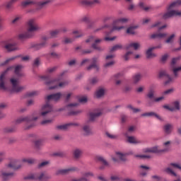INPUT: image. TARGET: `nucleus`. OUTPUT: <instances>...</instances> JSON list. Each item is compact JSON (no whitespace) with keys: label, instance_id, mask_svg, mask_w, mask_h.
<instances>
[{"label":"nucleus","instance_id":"nucleus-1","mask_svg":"<svg viewBox=\"0 0 181 181\" xmlns=\"http://www.w3.org/2000/svg\"><path fill=\"white\" fill-rule=\"evenodd\" d=\"M7 69L5 71L1 74L0 75V88L4 90V91H8V93H22L26 90V86L19 85V78L16 76H13L10 78V83L12 86V88L8 87L6 84V73H8Z\"/></svg>","mask_w":181,"mask_h":181},{"label":"nucleus","instance_id":"nucleus-2","mask_svg":"<svg viewBox=\"0 0 181 181\" xmlns=\"http://www.w3.org/2000/svg\"><path fill=\"white\" fill-rule=\"evenodd\" d=\"M53 112V106L48 102L42 105L40 112H34L32 117L24 116L21 117L16 121V124L21 122H29L30 121H37L40 117H46L48 114Z\"/></svg>","mask_w":181,"mask_h":181},{"label":"nucleus","instance_id":"nucleus-3","mask_svg":"<svg viewBox=\"0 0 181 181\" xmlns=\"http://www.w3.org/2000/svg\"><path fill=\"white\" fill-rule=\"evenodd\" d=\"M19 161L16 159L11 160L5 167L0 171V179L2 181H9L11 177H13V171L16 169H21L22 165H18Z\"/></svg>","mask_w":181,"mask_h":181},{"label":"nucleus","instance_id":"nucleus-4","mask_svg":"<svg viewBox=\"0 0 181 181\" xmlns=\"http://www.w3.org/2000/svg\"><path fill=\"white\" fill-rule=\"evenodd\" d=\"M28 30L25 33H20L18 35V39L20 40H25V39H28V37H30L32 35V32H36V30H39L40 29V27L36 25V20L31 18L30 19L28 23Z\"/></svg>","mask_w":181,"mask_h":181},{"label":"nucleus","instance_id":"nucleus-5","mask_svg":"<svg viewBox=\"0 0 181 181\" xmlns=\"http://www.w3.org/2000/svg\"><path fill=\"white\" fill-rule=\"evenodd\" d=\"M181 0H177L172 3L168 8V12L163 14V19H169L173 16H181V11L175 10L177 6H180Z\"/></svg>","mask_w":181,"mask_h":181},{"label":"nucleus","instance_id":"nucleus-6","mask_svg":"<svg viewBox=\"0 0 181 181\" xmlns=\"http://www.w3.org/2000/svg\"><path fill=\"white\" fill-rule=\"evenodd\" d=\"M129 19L127 18H120L115 20L112 23V30H117L119 32V30H122V29H125V26L121 25L124 23H127Z\"/></svg>","mask_w":181,"mask_h":181},{"label":"nucleus","instance_id":"nucleus-7","mask_svg":"<svg viewBox=\"0 0 181 181\" xmlns=\"http://www.w3.org/2000/svg\"><path fill=\"white\" fill-rule=\"evenodd\" d=\"M47 86H51L49 87V90H54V88H64L66 86H69V81H64L60 82L59 83H57V79L51 80L48 82H46Z\"/></svg>","mask_w":181,"mask_h":181},{"label":"nucleus","instance_id":"nucleus-8","mask_svg":"<svg viewBox=\"0 0 181 181\" xmlns=\"http://www.w3.org/2000/svg\"><path fill=\"white\" fill-rule=\"evenodd\" d=\"M50 4V0H44L42 1L36 2L35 0H27L21 3L22 6H28V5H37L40 8H45Z\"/></svg>","mask_w":181,"mask_h":181},{"label":"nucleus","instance_id":"nucleus-9","mask_svg":"<svg viewBox=\"0 0 181 181\" xmlns=\"http://www.w3.org/2000/svg\"><path fill=\"white\" fill-rule=\"evenodd\" d=\"M181 55L174 57L172 59L170 64V70L173 71L175 77H177V74L181 71V66H175V65L177 64V62L180 61Z\"/></svg>","mask_w":181,"mask_h":181},{"label":"nucleus","instance_id":"nucleus-10","mask_svg":"<svg viewBox=\"0 0 181 181\" xmlns=\"http://www.w3.org/2000/svg\"><path fill=\"white\" fill-rule=\"evenodd\" d=\"M127 156L128 154L127 153L115 151V156H112V160H113V162H118V160H120V162H127V160H128V158H127Z\"/></svg>","mask_w":181,"mask_h":181},{"label":"nucleus","instance_id":"nucleus-11","mask_svg":"<svg viewBox=\"0 0 181 181\" xmlns=\"http://www.w3.org/2000/svg\"><path fill=\"white\" fill-rule=\"evenodd\" d=\"M4 49L9 52H18V50H21V48L18 45V42L15 41L7 42L4 45Z\"/></svg>","mask_w":181,"mask_h":181},{"label":"nucleus","instance_id":"nucleus-12","mask_svg":"<svg viewBox=\"0 0 181 181\" xmlns=\"http://www.w3.org/2000/svg\"><path fill=\"white\" fill-rule=\"evenodd\" d=\"M91 64L89 65L87 67V70L88 71H90V70H95V71H100V64L98 63H100V59H98V57H93L91 59Z\"/></svg>","mask_w":181,"mask_h":181},{"label":"nucleus","instance_id":"nucleus-13","mask_svg":"<svg viewBox=\"0 0 181 181\" xmlns=\"http://www.w3.org/2000/svg\"><path fill=\"white\" fill-rule=\"evenodd\" d=\"M124 136H126V141L128 144H132V145H141L142 144V140L135 136H129L128 133H124Z\"/></svg>","mask_w":181,"mask_h":181},{"label":"nucleus","instance_id":"nucleus-14","mask_svg":"<svg viewBox=\"0 0 181 181\" xmlns=\"http://www.w3.org/2000/svg\"><path fill=\"white\" fill-rule=\"evenodd\" d=\"M80 124L77 122H69L65 124H60L56 126L55 129L57 131H66V129H69L70 128H73V127H79Z\"/></svg>","mask_w":181,"mask_h":181},{"label":"nucleus","instance_id":"nucleus-15","mask_svg":"<svg viewBox=\"0 0 181 181\" xmlns=\"http://www.w3.org/2000/svg\"><path fill=\"white\" fill-rule=\"evenodd\" d=\"M63 97V94L62 93H53L51 95H47L45 98L46 101H60V99Z\"/></svg>","mask_w":181,"mask_h":181},{"label":"nucleus","instance_id":"nucleus-16","mask_svg":"<svg viewBox=\"0 0 181 181\" xmlns=\"http://www.w3.org/2000/svg\"><path fill=\"white\" fill-rule=\"evenodd\" d=\"M103 115V109H96L89 113V120L95 121L97 118Z\"/></svg>","mask_w":181,"mask_h":181},{"label":"nucleus","instance_id":"nucleus-17","mask_svg":"<svg viewBox=\"0 0 181 181\" xmlns=\"http://www.w3.org/2000/svg\"><path fill=\"white\" fill-rule=\"evenodd\" d=\"M115 57V55L114 54H109L105 57V63L104 64V67L108 68V67H112L114 64H115V61H114V59Z\"/></svg>","mask_w":181,"mask_h":181},{"label":"nucleus","instance_id":"nucleus-18","mask_svg":"<svg viewBox=\"0 0 181 181\" xmlns=\"http://www.w3.org/2000/svg\"><path fill=\"white\" fill-rule=\"evenodd\" d=\"M96 160L98 162H100V163H102L103 165L99 167L100 170H104V169H105L106 168H110V163H108V161H107V160L101 156H96Z\"/></svg>","mask_w":181,"mask_h":181},{"label":"nucleus","instance_id":"nucleus-19","mask_svg":"<svg viewBox=\"0 0 181 181\" xmlns=\"http://www.w3.org/2000/svg\"><path fill=\"white\" fill-rule=\"evenodd\" d=\"M166 149H160L159 146H155L151 148H146L144 152H149L151 153H162V152H166Z\"/></svg>","mask_w":181,"mask_h":181},{"label":"nucleus","instance_id":"nucleus-20","mask_svg":"<svg viewBox=\"0 0 181 181\" xmlns=\"http://www.w3.org/2000/svg\"><path fill=\"white\" fill-rule=\"evenodd\" d=\"M158 77L159 78H162V77H167L168 80L165 81V84H169V83H172V81H173V78L170 77L165 70H161L158 72Z\"/></svg>","mask_w":181,"mask_h":181},{"label":"nucleus","instance_id":"nucleus-21","mask_svg":"<svg viewBox=\"0 0 181 181\" xmlns=\"http://www.w3.org/2000/svg\"><path fill=\"white\" fill-rule=\"evenodd\" d=\"M75 170H77V168L72 167L69 168L59 169L56 171L55 175H66L69 172H74Z\"/></svg>","mask_w":181,"mask_h":181},{"label":"nucleus","instance_id":"nucleus-22","mask_svg":"<svg viewBox=\"0 0 181 181\" xmlns=\"http://www.w3.org/2000/svg\"><path fill=\"white\" fill-rule=\"evenodd\" d=\"M153 50H155V48H153V47H151L146 50V59H155V57H158V54L153 52Z\"/></svg>","mask_w":181,"mask_h":181},{"label":"nucleus","instance_id":"nucleus-23","mask_svg":"<svg viewBox=\"0 0 181 181\" xmlns=\"http://www.w3.org/2000/svg\"><path fill=\"white\" fill-rule=\"evenodd\" d=\"M163 131L165 135H170L173 131V124H166L163 127Z\"/></svg>","mask_w":181,"mask_h":181},{"label":"nucleus","instance_id":"nucleus-24","mask_svg":"<svg viewBox=\"0 0 181 181\" xmlns=\"http://www.w3.org/2000/svg\"><path fill=\"white\" fill-rule=\"evenodd\" d=\"M49 179H52V175L47 174L45 172L38 173V180L47 181Z\"/></svg>","mask_w":181,"mask_h":181},{"label":"nucleus","instance_id":"nucleus-25","mask_svg":"<svg viewBox=\"0 0 181 181\" xmlns=\"http://www.w3.org/2000/svg\"><path fill=\"white\" fill-rule=\"evenodd\" d=\"M93 43L92 44L93 49H95V50H103L100 46H98V45H100L103 42V39L101 38H95L94 37Z\"/></svg>","mask_w":181,"mask_h":181},{"label":"nucleus","instance_id":"nucleus-26","mask_svg":"<svg viewBox=\"0 0 181 181\" xmlns=\"http://www.w3.org/2000/svg\"><path fill=\"white\" fill-rule=\"evenodd\" d=\"M131 47H133L134 50H138L141 48V43L139 42H130L126 46L127 50L131 49Z\"/></svg>","mask_w":181,"mask_h":181},{"label":"nucleus","instance_id":"nucleus-27","mask_svg":"<svg viewBox=\"0 0 181 181\" xmlns=\"http://www.w3.org/2000/svg\"><path fill=\"white\" fill-rule=\"evenodd\" d=\"M73 155L75 159H80L83 156V150L81 148H75L73 151Z\"/></svg>","mask_w":181,"mask_h":181},{"label":"nucleus","instance_id":"nucleus-28","mask_svg":"<svg viewBox=\"0 0 181 181\" xmlns=\"http://www.w3.org/2000/svg\"><path fill=\"white\" fill-rule=\"evenodd\" d=\"M168 36L166 33H158L151 35V39H165Z\"/></svg>","mask_w":181,"mask_h":181},{"label":"nucleus","instance_id":"nucleus-29","mask_svg":"<svg viewBox=\"0 0 181 181\" xmlns=\"http://www.w3.org/2000/svg\"><path fill=\"white\" fill-rule=\"evenodd\" d=\"M139 170H140V175L141 176H146V172L151 169L149 166L146 165H139Z\"/></svg>","mask_w":181,"mask_h":181},{"label":"nucleus","instance_id":"nucleus-30","mask_svg":"<svg viewBox=\"0 0 181 181\" xmlns=\"http://www.w3.org/2000/svg\"><path fill=\"white\" fill-rule=\"evenodd\" d=\"M142 117H155V118H157L158 121H163V119H162L159 115L155 113L154 112L144 113L142 115Z\"/></svg>","mask_w":181,"mask_h":181},{"label":"nucleus","instance_id":"nucleus-31","mask_svg":"<svg viewBox=\"0 0 181 181\" xmlns=\"http://www.w3.org/2000/svg\"><path fill=\"white\" fill-rule=\"evenodd\" d=\"M6 11L7 12H12L13 11V1H10L5 4Z\"/></svg>","mask_w":181,"mask_h":181},{"label":"nucleus","instance_id":"nucleus-32","mask_svg":"<svg viewBox=\"0 0 181 181\" xmlns=\"http://www.w3.org/2000/svg\"><path fill=\"white\" fill-rule=\"evenodd\" d=\"M139 6L140 9H142L143 11H145L146 12H148V11L152 10V6H146V5H145V3H144V2H140L139 4Z\"/></svg>","mask_w":181,"mask_h":181},{"label":"nucleus","instance_id":"nucleus-33","mask_svg":"<svg viewBox=\"0 0 181 181\" xmlns=\"http://www.w3.org/2000/svg\"><path fill=\"white\" fill-rule=\"evenodd\" d=\"M104 94H105V89L104 88H100L97 90L95 96L97 98H101V97H104Z\"/></svg>","mask_w":181,"mask_h":181},{"label":"nucleus","instance_id":"nucleus-34","mask_svg":"<svg viewBox=\"0 0 181 181\" xmlns=\"http://www.w3.org/2000/svg\"><path fill=\"white\" fill-rule=\"evenodd\" d=\"M175 37H176V34H175V33L171 34L165 40V43H167V45H172V43H173V42H175Z\"/></svg>","mask_w":181,"mask_h":181},{"label":"nucleus","instance_id":"nucleus-35","mask_svg":"<svg viewBox=\"0 0 181 181\" xmlns=\"http://www.w3.org/2000/svg\"><path fill=\"white\" fill-rule=\"evenodd\" d=\"M23 69V66L22 65H17L15 67V73L19 77H22L23 76V74H22L21 71H22V69Z\"/></svg>","mask_w":181,"mask_h":181},{"label":"nucleus","instance_id":"nucleus-36","mask_svg":"<svg viewBox=\"0 0 181 181\" xmlns=\"http://www.w3.org/2000/svg\"><path fill=\"white\" fill-rule=\"evenodd\" d=\"M39 95V90H31L25 93V97L31 98L32 97H36Z\"/></svg>","mask_w":181,"mask_h":181},{"label":"nucleus","instance_id":"nucleus-37","mask_svg":"<svg viewBox=\"0 0 181 181\" xmlns=\"http://www.w3.org/2000/svg\"><path fill=\"white\" fill-rule=\"evenodd\" d=\"M82 128L86 135H90V134H91V127H90V125L84 124Z\"/></svg>","mask_w":181,"mask_h":181},{"label":"nucleus","instance_id":"nucleus-38","mask_svg":"<svg viewBox=\"0 0 181 181\" xmlns=\"http://www.w3.org/2000/svg\"><path fill=\"white\" fill-rule=\"evenodd\" d=\"M39 173H32L26 177L29 180H38Z\"/></svg>","mask_w":181,"mask_h":181},{"label":"nucleus","instance_id":"nucleus-39","mask_svg":"<svg viewBox=\"0 0 181 181\" xmlns=\"http://www.w3.org/2000/svg\"><path fill=\"white\" fill-rule=\"evenodd\" d=\"M105 135L106 138H109V139H118V135L112 134L109 132H106L105 133Z\"/></svg>","mask_w":181,"mask_h":181},{"label":"nucleus","instance_id":"nucleus-40","mask_svg":"<svg viewBox=\"0 0 181 181\" xmlns=\"http://www.w3.org/2000/svg\"><path fill=\"white\" fill-rule=\"evenodd\" d=\"M40 146H42V140L41 139L35 140L34 141L35 149L36 151H39V149H40Z\"/></svg>","mask_w":181,"mask_h":181},{"label":"nucleus","instance_id":"nucleus-41","mask_svg":"<svg viewBox=\"0 0 181 181\" xmlns=\"http://www.w3.org/2000/svg\"><path fill=\"white\" fill-rule=\"evenodd\" d=\"M171 107L173 108V111L179 110H180V103L179 101H175L172 103Z\"/></svg>","mask_w":181,"mask_h":181},{"label":"nucleus","instance_id":"nucleus-42","mask_svg":"<svg viewBox=\"0 0 181 181\" xmlns=\"http://www.w3.org/2000/svg\"><path fill=\"white\" fill-rule=\"evenodd\" d=\"M147 97H148V98H150L151 100H152V98H153V97H155V89H153V88H150V89L148 90V92L147 93Z\"/></svg>","mask_w":181,"mask_h":181},{"label":"nucleus","instance_id":"nucleus-43","mask_svg":"<svg viewBox=\"0 0 181 181\" xmlns=\"http://www.w3.org/2000/svg\"><path fill=\"white\" fill-rule=\"evenodd\" d=\"M121 49H122V45L121 44H118V45H116L115 46H113L110 52L111 53L114 52H117V50H121Z\"/></svg>","mask_w":181,"mask_h":181},{"label":"nucleus","instance_id":"nucleus-44","mask_svg":"<svg viewBox=\"0 0 181 181\" xmlns=\"http://www.w3.org/2000/svg\"><path fill=\"white\" fill-rule=\"evenodd\" d=\"M141 78H142V75L138 74L133 77V83H134V84H136L139 83V81H141Z\"/></svg>","mask_w":181,"mask_h":181},{"label":"nucleus","instance_id":"nucleus-45","mask_svg":"<svg viewBox=\"0 0 181 181\" xmlns=\"http://www.w3.org/2000/svg\"><path fill=\"white\" fill-rule=\"evenodd\" d=\"M62 33V30H53L52 31L49 32V35L52 37H56V36H57V35H59V33Z\"/></svg>","mask_w":181,"mask_h":181},{"label":"nucleus","instance_id":"nucleus-46","mask_svg":"<svg viewBox=\"0 0 181 181\" xmlns=\"http://www.w3.org/2000/svg\"><path fill=\"white\" fill-rule=\"evenodd\" d=\"M134 158H136V159H149V158H151V156L136 154L134 156Z\"/></svg>","mask_w":181,"mask_h":181},{"label":"nucleus","instance_id":"nucleus-47","mask_svg":"<svg viewBox=\"0 0 181 181\" xmlns=\"http://www.w3.org/2000/svg\"><path fill=\"white\" fill-rule=\"evenodd\" d=\"M136 28V27H135V26L129 27L127 29L126 33H127L128 35H135V29Z\"/></svg>","mask_w":181,"mask_h":181},{"label":"nucleus","instance_id":"nucleus-48","mask_svg":"<svg viewBox=\"0 0 181 181\" xmlns=\"http://www.w3.org/2000/svg\"><path fill=\"white\" fill-rule=\"evenodd\" d=\"M97 83H98V78H97V77H93L88 80V83L90 86H95V84H97Z\"/></svg>","mask_w":181,"mask_h":181},{"label":"nucleus","instance_id":"nucleus-49","mask_svg":"<svg viewBox=\"0 0 181 181\" xmlns=\"http://www.w3.org/2000/svg\"><path fill=\"white\" fill-rule=\"evenodd\" d=\"M134 54V52L132 51H128L127 52L125 53V54L123 56L124 60L126 62H128L129 60L131 55Z\"/></svg>","mask_w":181,"mask_h":181},{"label":"nucleus","instance_id":"nucleus-50","mask_svg":"<svg viewBox=\"0 0 181 181\" xmlns=\"http://www.w3.org/2000/svg\"><path fill=\"white\" fill-rule=\"evenodd\" d=\"M72 34L74 35L75 37H81L83 36V33L80 30H75L72 32Z\"/></svg>","mask_w":181,"mask_h":181},{"label":"nucleus","instance_id":"nucleus-51","mask_svg":"<svg viewBox=\"0 0 181 181\" xmlns=\"http://www.w3.org/2000/svg\"><path fill=\"white\" fill-rule=\"evenodd\" d=\"M73 42H74V39L69 37H64L62 40V43H64V45H69V43H73Z\"/></svg>","mask_w":181,"mask_h":181},{"label":"nucleus","instance_id":"nucleus-52","mask_svg":"<svg viewBox=\"0 0 181 181\" xmlns=\"http://www.w3.org/2000/svg\"><path fill=\"white\" fill-rule=\"evenodd\" d=\"M23 163H28L29 165H32V163H35V159L33 158H24L22 160Z\"/></svg>","mask_w":181,"mask_h":181},{"label":"nucleus","instance_id":"nucleus-53","mask_svg":"<svg viewBox=\"0 0 181 181\" xmlns=\"http://www.w3.org/2000/svg\"><path fill=\"white\" fill-rule=\"evenodd\" d=\"M164 172H165V173H168L169 175H173V176H177L176 173H175L172 169H170V168H165L164 170Z\"/></svg>","mask_w":181,"mask_h":181},{"label":"nucleus","instance_id":"nucleus-54","mask_svg":"<svg viewBox=\"0 0 181 181\" xmlns=\"http://www.w3.org/2000/svg\"><path fill=\"white\" fill-rule=\"evenodd\" d=\"M52 122H53V119H46L42 120L40 122L41 125H49V124H52Z\"/></svg>","mask_w":181,"mask_h":181},{"label":"nucleus","instance_id":"nucleus-55","mask_svg":"<svg viewBox=\"0 0 181 181\" xmlns=\"http://www.w3.org/2000/svg\"><path fill=\"white\" fill-rule=\"evenodd\" d=\"M135 129H136V127L135 126H129L127 129V132L126 134H132L133 132H135Z\"/></svg>","mask_w":181,"mask_h":181},{"label":"nucleus","instance_id":"nucleus-56","mask_svg":"<svg viewBox=\"0 0 181 181\" xmlns=\"http://www.w3.org/2000/svg\"><path fill=\"white\" fill-rule=\"evenodd\" d=\"M169 59V54H163L160 58L161 63H166V60Z\"/></svg>","mask_w":181,"mask_h":181},{"label":"nucleus","instance_id":"nucleus-57","mask_svg":"<svg viewBox=\"0 0 181 181\" xmlns=\"http://www.w3.org/2000/svg\"><path fill=\"white\" fill-rule=\"evenodd\" d=\"M88 100L87 99L86 96H82L78 98V103H81V104H86Z\"/></svg>","mask_w":181,"mask_h":181},{"label":"nucleus","instance_id":"nucleus-58","mask_svg":"<svg viewBox=\"0 0 181 181\" xmlns=\"http://www.w3.org/2000/svg\"><path fill=\"white\" fill-rule=\"evenodd\" d=\"M88 5H95L97 4H100V0H89L86 1Z\"/></svg>","mask_w":181,"mask_h":181},{"label":"nucleus","instance_id":"nucleus-59","mask_svg":"<svg viewBox=\"0 0 181 181\" xmlns=\"http://www.w3.org/2000/svg\"><path fill=\"white\" fill-rule=\"evenodd\" d=\"M77 105H78V103H69V105H67L66 108L68 110H71V108H74V107H77Z\"/></svg>","mask_w":181,"mask_h":181},{"label":"nucleus","instance_id":"nucleus-60","mask_svg":"<svg viewBox=\"0 0 181 181\" xmlns=\"http://www.w3.org/2000/svg\"><path fill=\"white\" fill-rule=\"evenodd\" d=\"M3 132L4 134H8L9 132H13V129L11 127H6V128L3 129Z\"/></svg>","mask_w":181,"mask_h":181},{"label":"nucleus","instance_id":"nucleus-61","mask_svg":"<svg viewBox=\"0 0 181 181\" xmlns=\"http://www.w3.org/2000/svg\"><path fill=\"white\" fill-rule=\"evenodd\" d=\"M160 23H161L160 21H157L154 23L150 26V29H153V28H159V26H160Z\"/></svg>","mask_w":181,"mask_h":181},{"label":"nucleus","instance_id":"nucleus-62","mask_svg":"<svg viewBox=\"0 0 181 181\" xmlns=\"http://www.w3.org/2000/svg\"><path fill=\"white\" fill-rule=\"evenodd\" d=\"M5 155H6L5 151H0V163H2V162H4Z\"/></svg>","mask_w":181,"mask_h":181},{"label":"nucleus","instance_id":"nucleus-63","mask_svg":"<svg viewBox=\"0 0 181 181\" xmlns=\"http://www.w3.org/2000/svg\"><path fill=\"white\" fill-rule=\"evenodd\" d=\"M22 19V16H17L15 17V18L12 21V23H18Z\"/></svg>","mask_w":181,"mask_h":181},{"label":"nucleus","instance_id":"nucleus-64","mask_svg":"<svg viewBox=\"0 0 181 181\" xmlns=\"http://www.w3.org/2000/svg\"><path fill=\"white\" fill-rule=\"evenodd\" d=\"M56 70H57V66H52V67L48 68L47 71V73H54Z\"/></svg>","mask_w":181,"mask_h":181}]
</instances>
